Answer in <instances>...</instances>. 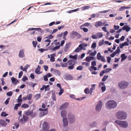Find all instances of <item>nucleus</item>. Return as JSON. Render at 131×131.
<instances>
[{
  "label": "nucleus",
  "mask_w": 131,
  "mask_h": 131,
  "mask_svg": "<svg viewBox=\"0 0 131 131\" xmlns=\"http://www.w3.org/2000/svg\"><path fill=\"white\" fill-rule=\"evenodd\" d=\"M12 94V92L11 91L8 92L7 93V95L9 96H11Z\"/></svg>",
  "instance_id": "obj_58"
},
{
  "label": "nucleus",
  "mask_w": 131,
  "mask_h": 131,
  "mask_svg": "<svg viewBox=\"0 0 131 131\" xmlns=\"http://www.w3.org/2000/svg\"><path fill=\"white\" fill-rule=\"evenodd\" d=\"M10 100V99L9 98H8L5 101V103L6 105H7L9 103V101Z\"/></svg>",
  "instance_id": "obj_61"
},
{
  "label": "nucleus",
  "mask_w": 131,
  "mask_h": 131,
  "mask_svg": "<svg viewBox=\"0 0 131 131\" xmlns=\"http://www.w3.org/2000/svg\"><path fill=\"white\" fill-rule=\"evenodd\" d=\"M92 38L94 39H97L96 35H93L91 36Z\"/></svg>",
  "instance_id": "obj_64"
},
{
  "label": "nucleus",
  "mask_w": 131,
  "mask_h": 131,
  "mask_svg": "<svg viewBox=\"0 0 131 131\" xmlns=\"http://www.w3.org/2000/svg\"><path fill=\"white\" fill-rule=\"evenodd\" d=\"M21 106V103H18L16 104L14 106V109L15 110H17L18 107Z\"/></svg>",
  "instance_id": "obj_33"
},
{
  "label": "nucleus",
  "mask_w": 131,
  "mask_h": 131,
  "mask_svg": "<svg viewBox=\"0 0 131 131\" xmlns=\"http://www.w3.org/2000/svg\"><path fill=\"white\" fill-rule=\"evenodd\" d=\"M29 107V105L28 104L24 103L22 105L21 107V108H26L28 107Z\"/></svg>",
  "instance_id": "obj_32"
},
{
  "label": "nucleus",
  "mask_w": 131,
  "mask_h": 131,
  "mask_svg": "<svg viewBox=\"0 0 131 131\" xmlns=\"http://www.w3.org/2000/svg\"><path fill=\"white\" fill-rule=\"evenodd\" d=\"M56 56L55 54L54 53L50 54L51 57L50 58V61L51 62H53L55 61L54 57Z\"/></svg>",
  "instance_id": "obj_15"
},
{
  "label": "nucleus",
  "mask_w": 131,
  "mask_h": 131,
  "mask_svg": "<svg viewBox=\"0 0 131 131\" xmlns=\"http://www.w3.org/2000/svg\"><path fill=\"white\" fill-rule=\"evenodd\" d=\"M82 49H81V48H80L79 47L75 49V50H74V52H79L80 50Z\"/></svg>",
  "instance_id": "obj_34"
},
{
  "label": "nucleus",
  "mask_w": 131,
  "mask_h": 131,
  "mask_svg": "<svg viewBox=\"0 0 131 131\" xmlns=\"http://www.w3.org/2000/svg\"><path fill=\"white\" fill-rule=\"evenodd\" d=\"M63 89H60V92L59 93V95H61L63 93Z\"/></svg>",
  "instance_id": "obj_57"
},
{
  "label": "nucleus",
  "mask_w": 131,
  "mask_h": 131,
  "mask_svg": "<svg viewBox=\"0 0 131 131\" xmlns=\"http://www.w3.org/2000/svg\"><path fill=\"white\" fill-rule=\"evenodd\" d=\"M22 95L20 94L19 95L18 98L17 102L18 103H21L22 101V100L21 98Z\"/></svg>",
  "instance_id": "obj_27"
},
{
  "label": "nucleus",
  "mask_w": 131,
  "mask_h": 131,
  "mask_svg": "<svg viewBox=\"0 0 131 131\" xmlns=\"http://www.w3.org/2000/svg\"><path fill=\"white\" fill-rule=\"evenodd\" d=\"M73 62L74 61H73L72 60H70L68 61L67 62L69 63V65H71L73 64Z\"/></svg>",
  "instance_id": "obj_44"
},
{
  "label": "nucleus",
  "mask_w": 131,
  "mask_h": 131,
  "mask_svg": "<svg viewBox=\"0 0 131 131\" xmlns=\"http://www.w3.org/2000/svg\"><path fill=\"white\" fill-rule=\"evenodd\" d=\"M116 116L118 119H125L127 118L126 113L123 111H119L117 113Z\"/></svg>",
  "instance_id": "obj_1"
},
{
  "label": "nucleus",
  "mask_w": 131,
  "mask_h": 131,
  "mask_svg": "<svg viewBox=\"0 0 131 131\" xmlns=\"http://www.w3.org/2000/svg\"><path fill=\"white\" fill-rule=\"evenodd\" d=\"M44 89H45V91H47L49 90H50V88H49V87L50 86L49 85H43Z\"/></svg>",
  "instance_id": "obj_29"
},
{
  "label": "nucleus",
  "mask_w": 131,
  "mask_h": 131,
  "mask_svg": "<svg viewBox=\"0 0 131 131\" xmlns=\"http://www.w3.org/2000/svg\"><path fill=\"white\" fill-rule=\"evenodd\" d=\"M36 113H34L32 111H31V113L30 114V115L32 117H34L35 116H36Z\"/></svg>",
  "instance_id": "obj_42"
},
{
  "label": "nucleus",
  "mask_w": 131,
  "mask_h": 131,
  "mask_svg": "<svg viewBox=\"0 0 131 131\" xmlns=\"http://www.w3.org/2000/svg\"><path fill=\"white\" fill-rule=\"evenodd\" d=\"M31 113V111H30L29 110H28L26 112L25 114L26 115L28 116L30 115Z\"/></svg>",
  "instance_id": "obj_53"
},
{
  "label": "nucleus",
  "mask_w": 131,
  "mask_h": 131,
  "mask_svg": "<svg viewBox=\"0 0 131 131\" xmlns=\"http://www.w3.org/2000/svg\"><path fill=\"white\" fill-rule=\"evenodd\" d=\"M102 105V103L101 101H99L98 103V104L96 106V110L97 111H99L101 110Z\"/></svg>",
  "instance_id": "obj_6"
},
{
  "label": "nucleus",
  "mask_w": 131,
  "mask_h": 131,
  "mask_svg": "<svg viewBox=\"0 0 131 131\" xmlns=\"http://www.w3.org/2000/svg\"><path fill=\"white\" fill-rule=\"evenodd\" d=\"M102 24V23L101 21H99L98 22H96L94 24L95 26L97 28H98L99 27L101 26Z\"/></svg>",
  "instance_id": "obj_13"
},
{
  "label": "nucleus",
  "mask_w": 131,
  "mask_h": 131,
  "mask_svg": "<svg viewBox=\"0 0 131 131\" xmlns=\"http://www.w3.org/2000/svg\"><path fill=\"white\" fill-rule=\"evenodd\" d=\"M90 8L89 6H85L82 7V10H84L86 9H88Z\"/></svg>",
  "instance_id": "obj_37"
},
{
  "label": "nucleus",
  "mask_w": 131,
  "mask_h": 131,
  "mask_svg": "<svg viewBox=\"0 0 131 131\" xmlns=\"http://www.w3.org/2000/svg\"><path fill=\"white\" fill-rule=\"evenodd\" d=\"M11 80L12 82L13 83V84L14 85H16L17 83H18L19 82L18 80L16 79L15 78H14V77L11 78Z\"/></svg>",
  "instance_id": "obj_11"
},
{
  "label": "nucleus",
  "mask_w": 131,
  "mask_h": 131,
  "mask_svg": "<svg viewBox=\"0 0 131 131\" xmlns=\"http://www.w3.org/2000/svg\"><path fill=\"white\" fill-rule=\"evenodd\" d=\"M68 118L69 122L70 123H72L75 120V117L74 115L71 113L68 114Z\"/></svg>",
  "instance_id": "obj_5"
},
{
  "label": "nucleus",
  "mask_w": 131,
  "mask_h": 131,
  "mask_svg": "<svg viewBox=\"0 0 131 131\" xmlns=\"http://www.w3.org/2000/svg\"><path fill=\"white\" fill-rule=\"evenodd\" d=\"M94 57H87L85 59V60L88 62H90L91 60L94 59Z\"/></svg>",
  "instance_id": "obj_17"
},
{
  "label": "nucleus",
  "mask_w": 131,
  "mask_h": 131,
  "mask_svg": "<svg viewBox=\"0 0 131 131\" xmlns=\"http://www.w3.org/2000/svg\"><path fill=\"white\" fill-rule=\"evenodd\" d=\"M41 97V94L40 93L36 94L35 96V98L36 100L39 99Z\"/></svg>",
  "instance_id": "obj_26"
},
{
  "label": "nucleus",
  "mask_w": 131,
  "mask_h": 131,
  "mask_svg": "<svg viewBox=\"0 0 131 131\" xmlns=\"http://www.w3.org/2000/svg\"><path fill=\"white\" fill-rule=\"evenodd\" d=\"M130 8V7L122 6L119 9V10L120 11H122L126 9H129Z\"/></svg>",
  "instance_id": "obj_22"
},
{
  "label": "nucleus",
  "mask_w": 131,
  "mask_h": 131,
  "mask_svg": "<svg viewBox=\"0 0 131 131\" xmlns=\"http://www.w3.org/2000/svg\"><path fill=\"white\" fill-rule=\"evenodd\" d=\"M60 64L62 67H66L67 66V63H61Z\"/></svg>",
  "instance_id": "obj_48"
},
{
  "label": "nucleus",
  "mask_w": 131,
  "mask_h": 131,
  "mask_svg": "<svg viewBox=\"0 0 131 131\" xmlns=\"http://www.w3.org/2000/svg\"><path fill=\"white\" fill-rule=\"evenodd\" d=\"M121 61H123L127 58V56H125V54L124 53L121 55Z\"/></svg>",
  "instance_id": "obj_21"
},
{
  "label": "nucleus",
  "mask_w": 131,
  "mask_h": 131,
  "mask_svg": "<svg viewBox=\"0 0 131 131\" xmlns=\"http://www.w3.org/2000/svg\"><path fill=\"white\" fill-rule=\"evenodd\" d=\"M91 66H94L96 65V62L95 61H93L91 62Z\"/></svg>",
  "instance_id": "obj_60"
},
{
  "label": "nucleus",
  "mask_w": 131,
  "mask_h": 131,
  "mask_svg": "<svg viewBox=\"0 0 131 131\" xmlns=\"http://www.w3.org/2000/svg\"><path fill=\"white\" fill-rule=\"evenodd\" d=\"M96 54V51L95 50L93 52H92L90 54V55L91 56H94Z\"/></svg>",
  "instance_id": "obj_41"
},
{
  "label": "nucleus",
  "mask_w": 131,
  "mask_h": 131,
  "mask_svg": "<svg viewBox=\"0 0 131 131\" xmlns=\"http://www.w3.org/2000/svg\"><path fill=\"white\" fill-rule=\"evenodd\" d=\"M74 64H75L74 62H73V64L72 65H71V66H69L68 67V68L69 69H70V70L73 69L74 67Z\"/></svg>",
  "instance_id": "obj_36"
},
{
  "label": "nucleus",
  "mask_w": 131,
  "mask_h": 131,
  "mask_svg": "<svg viewBox=\"0 0 131 131\" xmlns=\"http://www.w3.org/2000/svg\"><path fill=\"white\" fill-rule=\"evenodd\" d=\"M97 58L98 60H101V61L103 62H105L106 60L103 56H102L100 52L97 53Z\"/></svg>",
  "instance_id": "obj_7"
},
{
  "label": "nucleus",
  "mask_w": 131,
  "mask_h": 131,
  "mask_svg": "<svg viewBox=\"0 0 131 131\" xmlns=\"http://www.w3.org/2000/svg\"><path fill=\"white\" fill-rule=\"evenodd\" d=\"M97 38H100L103 36V34L101 32H98L96 34Z\"/></svg>",
  "instance_id": "obj_25"
},
{
  "label": "nucleus",
  "mask_w": 131,
  "mask_h": 131,
  "mask_svg": "<svg viewBox=\"0 0 131 131\" xmlns=\"http://www.w3.org/2000/svg\"><path fill=\"white\" fill-rule=\"evenodd\" d=\"M40 67L39 65H38L37 68L35 70L36 73L37 74H39L41 73L40 72Z\"/></svg>",
  "instance_id": "obj_18"
},
{
  "label": "nucleus",
  "mask_w": 131,
  "mask_h": 131,
  "mask_svg": "<svg viewBox=\"0 0 131 131\" xmlns=\"http://www.w3.org/2000/svg\"><path fill=\"white\" fill-rule=\"evenodd\" d=\"M104 40L102 39L101 41H100L99 42V46H101L104 43Z\"/></svg>",
  "instance_id": "obj_62"
},
{
  "label": "nucleus",
  "mask_w": 131,
  "mask_h": 131,
  "mask_svg": "<svg viewBox=\"0 0 131 131\" xmlns=\"http://www.w3.org/2000/svg\"><path fill=\"white\" fill-rule=\"evenodd\" d=\"M60 47V46L59 45L54 47V48H53L52 51H54L57 49H59Z\"/></svg>",
  "instance_id": "obj_47"
},
{
  "label": "nucleus",
  "mask_w": 131,
  "mask_h": 131,
  "mask_svg": "<svg viewBox=\"0 0 131 131\" xmlns=\"http://www.w3.org/2000/svg\"><path fill=\"white\" fill-rule=\"evenodd\" d=\"M123 30H125L126 32H128L130 30V28L128 26H124L122 28Z\"/></svg>",
  "instance_id": "obj_20"
},
{
  "label": "nucleus",
  "mask_w": 131,
  "mask_h": 131,
  "mask_svg": "<svg viewBox=\"0 0 131 131\" xmlns=\"http://www.w3.org/2000/svg\"><path fill=\"white\" fill-rule=\"evenodd\" d=\"M63 126L64 127H65L68 126V122L67 118H63Z\"/></svg>",
  "instance_id": "obj_10"
},
{
  "label": "nucleus",
  "mask_w": 131,
  "mask_h": 131,
  "mask_svg": "<svg viewBox=\"0 0 131 131\" xmlns=\"http://www.w3.org/2000/svg\"><path fill=\"white\" fill-rule=\"evenodd\" d=\"M108 77V75H105L104 76V77H103V78L102 79V81L104 82L107 79Z\"/></svg>",
  "instance_id": "obj_35"
},
{
  "label": "nucleus",
  "mask_w": 131,
  "mask_h": 131,
  "mask_svg": "<svg viewBox=\"0 0 131 131\" xmlns=\"http://www.w3.org/2000/svg\"><path fill=\"white\" fill-rule=\"evenodd\" d=\"M128 85V83L125 81L119 82L118 84V86L121 89H124L127 88Z\"/></svg>",
  "instance_id": "obj_4"
},
{
  "label": "nucleus",
  "mask_w": 131,
  "mask_h": 131,
  "mask_svg": "<svg viewBox=\"0 0 131 131\" xmlns=\"http://www.w3.org/2000/svg\"><path fill=\"white\" fill-rule=\"evenodd\" d=\"M69 58H72L74 60H76L77 58V55H75L74 56L72 55H70L69 56Z\"/></svg>",
  "instance_id": "obj_28"
},
{
  "label": "nucleus",
  "mask_w": 131,
  "mask_h": 131,
  "mask_svg": "<svg viewBox=\"0 0 131 131\" xmlns=\"http://www.w3.org/2000/svg\"><path fill=\"white\" fill-rule=\"evenodd\" d=\"M115 122L119 125L121 127L123 128H126L128 126V124L126 121H116Z\"/></svg>",
  "instance_id": "obj_3"
},
{
  "label": "nucleus",
  "mask_w": 131,
  "mask_h": 131,
  "mask_svg": "<svg viewBox=\"0 0 131 131\" xmlns=\"http://www.w3.org/2000/svg\"><path fill=\"white\" fill-rule=\"evenodd\" d=\"M68 105L69 104L68 102L64 103L60 106L59 109L60 110L66 109L68 107Z\"/></svg>",
  "instance_id": "obj_9"
},
{
  "label": "nucleus",
  "mask_w": 131,
  "mask_h": 131,
  "mask_svg": "<svg viewBox=\"0 0 131 131\" xmlns=\"http://www.w3.org/2000/svg\"><path fill=\"white\" fill-rule=\"evenodd\" d=\"M82 64L83 65H85L86 66H88L89 65V63L86 62H83L82 63Z\"/></svg>",
  "instance_id": "obj_51"
},
{
  "label": "nucleus",
  "mask_w": 131,
  "mask_h": 131,
  "mask_svg": "<svg viewBox=\"0 0 131 131\" xmlns=\"http://www.w3.org/2000/svg\"><path fill=\"white\" fill-rule=\"evenodd\" d=\"M25 56L24 51L23 50H21L19 51V56L20 58H23Z\"/></svg>",
  "instance_id": "obj_12"
},
{
  "label": "nucleus",
  "mask_w": 131,
  "mask_h": 131,
  "mask_svg": "<svg viewBox=\"0 0 131 131\" xmlns=\"http://www.w3.org/2000/svg\"><path fill=\"white\" fill-rule=\"evenodd\" d=\"M84 92L86 94L90 93V91L89 90L88 88L85 89L84 91Z\"/></svg>",
  "instance_id": "obj_43"
},
{
  "label": "nucleus",
  "mask_w": 131,
  "mask_h": 131,
  "mask_svg": "<svg viewBox=\"0 0 131 131\" xmlns=\"http://www.w3.org/2000/svg\"><path fill=\"white\" fill-rule=\"evenodd\" d=\"M61 115L62 117L63 118L67 115V112L65 110H63L61 112Z\"/></svg>",
  "instance_id": "obj_19"
},
{
  "label": "nucleus",
  "mask_w": 131,
  "mask_h": 131,
  "mask_svg": "<svg viewBox=\"0 0 131 131\" xmlns=\"http://www.w3.org/2000/svg\"><path fill=\"white\" fill-rule=\"evenodd\" d=\"M107 108L110 109H113L115 108L117 106L116 103L113 100H110L106 104Z\"/></svg>",
  "instance_id": "obj_2"
},
{
  "label": "nucleus",
  "mask_w": 131,
  "mask_h": 131,
  "mask_svg": "<svg viewBox=\"0 0 131 131\" xmlns=\"http://www.w3.org/2000/svg\"><path fill=\"white\" fill-rule=\"evenodd\" d=\"M28 80V78L26 76L24 77L22 79V81H25Z\"/></svg>",
  "instance_id": "obj_63"
},
{
  "label": "nucleus",
  "mask_w": 131,
  "mask_h": 131,
  "mask_svg": "<svg viewBox=\"0 0 131 131\" xmlns=\"http://www.w3.org/2000/svg\"><path fill=\"white\" fill-rule=\"evenodd\" d=\"M112 70L111 69L107 68L105 70H104L105 73H108Z\"/></svg>",
  "instance_id": "obj_49"
},
{
  "label": "nucleus",
  "mask_w": 131,
  "mask_h": 131,
  "mask_svg": "<svg viewBox=\"0 0 131 131\" xmlns=\"http://www.w3.org/2000/svg\"><path fill=\"white\" fill-rule=\"evenodd\" d=\"M45 42H48V43L46 45V46H48L50 44L51 42V40L49 39H47L45 41Z\"/></svg>",
  "instance_id": "obj_38"
},
{
  "label": "nucleus",
  "mask_w": 131,
  "mask_h": 131,
  "mask_svg": "<svg viewBox=\"0 0 131 131\" xmlns=\"http://www.w3.org/2000/svg\"><path fill=\"white\" fill-rule=\"evenodd\" d=\"M77 32H77L73 31L71 32V35L73 36H76V35H77Z\"/></svg>",
  "instance_id": "obj_50"
},
{
  "label": "nucleus",
  "mask_w": 131,
  "mask_h": 131,
  "mask_svg": "<svg viewBox=\"0 0 131 131\" xmlns=\"http://www.w3.org/2000/svg\"><path fill=\"white\" fill-rule=\"evenodd\" d=\"M68 34V32L67 31H65L63 33V38L64 39V38H66V36Z\"/></svg>",
  "instance_id": "obj_55"
},
{
  "label": "nucleus",
  "mask_w": 131,
  "mask_h": 131,
  "mask_svg": "<svg viewBox=\"0 0 131 131\" xmlns=\"http://www.w3.org/2000/svg\"><path fill=\"white\" fill-rule=\"evenodd\" d=\"M97 69V68L94 66H91V69H89V70L90 71H92V70H94L95 71Z\"/></svg>",
  "instance_id": "obj_40"
},
{
  "label": "nucleus",
  "mask_w": 131,
  "mask_h": 131,
  "mask_svg": "<svg viewBox=\"0 0 131 131\" xmlns=\"http://www.w3.org/2000/svg\"><path fill=\"white\" fill-rule=\"evenodd\" d=\"M42 128L44 130H47L48 129V124L47 122H44L42 125Z\"/></svg>",
  "instance_id": "obj_8"
},
{
  "label": "nucleus",
  "mask_w": 131,
  "mask_h": 131,
  "mask_svg": "<svg viewBox=\"0 0 131 131\" xmlns=\"http://www.w3.org/2000/svg\"><path fill=\"white\" fill-rule=\"evenodd\" d=\"M23 72L22 71H21L19 73L18 75V78H21V76H22L23 74Z\"/></svg>",
  "instance_id": "obj_56"
},
{
  "label": "nucleus",
  "mask_w": 131,
  "mask_h": 131,
  "mask_svg": "<svg viewBox=\"0 0 131 131\" xmlns=\"http://www.w3.org/2000/svg\"><path fill=\"white\" fill-rule=\"evenodd\" d=\"M96 47V43L95 42L93 43L91 47L93 49L95 48Z\"/></svg>",
  "instance_id": "obj_52"
},
{
  "label": "nucleus",
  "mask_w": 131,
  "mask_h": 131,
  "mask_svg": "<svg viewBox=\"0 0 131 131\" xmlns=\"http://www.w3.org/2000/svg\"><path fill=\"white\" fill-rule=\"evenodd\" d=\"M120 49L119 47H117V49L114 52L116 53V54L119 53L120 52Z\"/></svg>",
  "instance_id": "obj_46"
},
{
  "label": "nucleus",
  "mask_w": 131,
  "mask_h": 131,
  "mask_svg": "<svg viewBox=\"0 0 131 131\" xmlns=\"http://www.w3.org/2000/svg\"><path fill=\"white\" fill-rule=\"evenodd\" d=\"M87 44L86 43H82L80 45H79V47L81 48V49H84L85 48L83 47H86L87 46Z\"/></svg>",
  "instance_id": "obj_16"
},
{
  "label": "nucleus",
  "mask_w": 131,
  "mask_h": 131,
  "mask_svg": "<svg viewBox=\"0 0 131 131\" xmlns=\"http://www.w3.org/2000/svg\"><path fill=\"white\" fill-rule=\"evenodd\" d=\"M28 118V117H27L25 115L23 116V119H24V123H25L27 121Z\"/></svg>",
  "instance_id": "obj_39"
},
{
  "label": "nucleus",
  "mask_w": 131,
  "mask_h": 131,
  "mask_svg": "<svg viewBox=\"0 0 131 131\" xmlns=\"http://www.w3.org/2000/svg\"><path fill=\"white\" fill-rule=\"evenodd\" d=\"M32 96V94H29L26 96L27 99L28 100H31Z\"/></svg>",
  "instance_id": "obj_30"
},
{
  "label": "nucleus",
  "mask_w": 131,
  "mask_h": 131,
  "mask_svg": "<svg viewBox=\"0 0 131 131\" xmlns=\"http://www.w3.org/2000/svg\"><path fill=\"white\" fill-rule=\"evenodd\" d=\"M32 43L34 47L35 48L36 47V45L37 44V41L35 42L34 41H33L32 42Z\"/></svg>",
  "instance_id": "obj_54"
},
{
  "label": "nucleus",
  "mask_w": 131,
  "mask_h": 131,
  "mask_svg": "<svg viewBox=\"0 0 131 131\" xmlns=\"http://www.w3.org/2000/svg\"><path fill=\"white\" fill-rule=\"evenodd\" d=\"M48 111H44L41 112L39 114L40 116L41 117H42L45 115L48 114Z\"/></svg>",
  "instance_id": "obj_24"
},
{
  "label": "nucleus",
  "mask_w": 131,
  "mask_h": 131,
  "mask_svg": "<svg viewBox=\"0 0 131 131\" xmlns=\"http://www.w3.org/2000/svg\"><path fill=\"white\" fill-rule=\"evenodd\" d=\"M53 72L55 74L59 75H60L61 74V73L57 69H54L53 70Z\"/></svg>",
  "instance_id": "obj_23"
},
{
  "label": "nucleus",
  "mask_w": 131,
  "mask_h": 131,
  "mask_svg": "<svg viewBox=\"0 0 131 131\" xmlns=\"http://www.w3.org/2000/svg\"><path fill=\"white\" fill-rule=\"evenodd\" d=\"M19 126V124L18 123H16L15 124V126H13V129H17Z\"/></svg>",
  "instance_id": "obj_31"
},
{
  "label": "nucleus",
  "mask_w": 131,
  "mask_h": 131,
  "mask_svg": "<svg viewBox=\"0 0 131 131\" xmlns=\"http://www.w3.org/2000/svg\"><path fill=\"white\" fill-rule=\"evenodd\" d=\"M76 69L78 70H81L82 69L83 67L82 66H79Z\"/></svg>",
  "instance_id": "obj_59"
},
{
  "label": "nucleus",
  "mask_w": 131,
  "mask_h": 131,
  "mask_svg": "<svg viewBox=\"0 0 131 131\" xmlns=\"http://www.w3.org/2000/svg\"><path fill=\"white\" fill-rule=\"evenodd\" d=\"M0 124L2 126H5L6 125L7 123L4 120L1 119H0Z\"/></svg>",
  "instance_id": "obj_14"
},
{
  "label": "nucleus",
  "mask_w": 131,
  "mask_h": 131,
  "mask_svg": "<svg viewBox=\"0 0 131 131\" xmlns=\"http://www.w3.org/2000/svg\"><path fill=\"white\" fill-rule=\"evenodd\" d=\"M8 115V114H6L5 112H3L1 113V115L2 117H6Z\"/></svg>",
  "instance_id": "obj_45"
}]
</instances>
